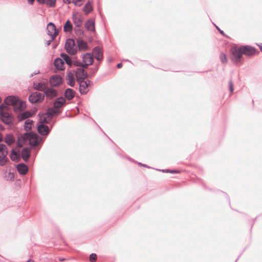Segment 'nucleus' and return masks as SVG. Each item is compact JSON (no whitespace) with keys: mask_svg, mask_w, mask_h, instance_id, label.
Returning <instances> with one entry per match:
<instances>
[{"mask_svg":"<svg viewBox=\"0 0 262 262\" xmlns=\"http://www.w3.org/2000/svg\"><path fill=\"white\" fill-rule=\"evenodd\" d=\"M214 26L215 27V28L219 31V32L222 35L225 36V34L223 30H222L217 26H216L215 24H214Z\"/></svg>","mask_w":262,"mask_h":262,"instance_id":"obj_50","label":"nucleus"},{"mask_svg":"<svg viewBox=\"0 0 262 262\" xmlns=\"http://www.w3.org/2000/svg\"><path fill=\"white\" fill-rule=\"evenodd\" d=\"M156 170L159 171H161L163 172L166 173H180V171L175 169H157Z\"/></svg>","mask_w":262,"mask_h":262,"instance_id":"obj_38","label":"nucleus"},{"mask_svg":"<svg viewBox=\"0 0 262 262\" xmlns=\"http://www.w3.org/2000/svg\"><path fill=\"white\" fill-rule=\"evenodd\" d=\"M53 40V39H52V38L51 40H47L46 41V46L47 47L49 46L51 44V42Z\"/></svg>","mask_w":262,"mask_h":262,"instance_id":"obj_51","label":"nucleus"},{"mask_svg":"<svg viewBox=\"0 0 262 262\" xmlns=\"http://www.w3.org/2000/svg\"><path fill=\"white\" fill-rule=\"evenodd\" d=\"M36 125L38 133L42 136V137H44L45 138L49 135L53 126L52 125L51 127H49L47 124L37 123Z\"/></svg>","mask_w":262,"mask_h":262,"instance_id":"obj_5","label":"nucleus"},{"mask_svg":"<svg viewBox=\"0 0 262 262\" xmlns=\"http://www.w3.org/2000/svg\"><path fill=\"white\" fill-rule=\"evenodd\" d=\"M79 84V91L81 95L86 94L89 91V86L93 84V82L90 80H83L77 82Z\"/></svg>","mask_w":262,"mask_h":262,"instance_id":"obj_7","label":"nucleus"},{"mask_svg":"<svg viewBox=\"0 0 262 262\" xmlns=\"http://www.w3.org/2000/svg\"><path fill=\"white\" fill-rule=\"evenodd\" d=\"M138 165H140V166H143V167H147V168H150V167L149 166H148L147 165H146V164H142L140 162L138 163Z\"/></svg>","mask_w":262,"mask_h":262,"instance_id":"obj_52","label":"nucleus"},{"mask_svg":"<svg viewBox=\"0 0 262 262\" xmlns=\"http://www.w3.org/2000/svg\"><path fill=\"white\" fill-rule=\"evenodd\" d=\"M18 101H19V98L13 95L6 97L4 100V102L7 105H12L13 107L17 104Z\"/></svg>","mask_w":262,"mask_h":262,"instance_id":"obj_12","label":"nucleus"},{"mask_svg":"<svg viewBox=\"0 0 262 262\" xmlns=\"http://www.w3.org/2000/svg\"><path fill=\"white\" fill-rule=\"evenodd\" d=\"M230 58L234 63H238L241 61L243 57V54L240 46L232 47L230 50Z\"/></svg>","mask_w":262,"mask_h":262,"instance_id":"obj_2","label":"nucleus"},{"mask_svg":"<svg viewBox=\"0 0 262 262\" xmlns=\"http://www.w3.org/2000/svg\"><path fill=\"white\" fill-rule=\"evenodd\" d=\"M31 116H32L31 113L30 112L27 111L24 112L22 113L19 114L17 115V119L19 121H22Z\"/></svg>","mask_w":262,"mask_h":262,"instance_id":"obj_30","label":"nucleus"},{"mask_svg":"<svg viewBox=\"0 0 262 262\" xmlns=\"http://www.w3.org/2000/svg\"><path fill=\"white\" fill-rule=\"evenodd\" d=\"M54 65L57 70H63L64 69V61L59 57L55 58L54 61Z\"/></svg>","mask_w":262,"mask_h":262,"instance_id":"obj_21","label":"nucleus"},{"mask_svg":"<svg viewBox=\"0 0 262 262\" xmlns=\"http://www.w3.org/2000/svg\"><path fill=\"white\" fill-rule=\"evenodd\" d=\"M72 19L76 28H80L81 27L83 19L81 15L77 16L75 13H73Z\"/></svg>","mask_w":262,"mask_h":262,"instance_id":"obj_16","label":"nucleus"},{"mask_svg":"<svg viewBox=\"0 0 262 262\" xmlns=\"http://www.w3.org/2000/svg\"><path fill=\"white\" fill-rule=\"evenodd\" d=\"M60 56L68 66L71 67L73 65V60L68 54L61 53Z\"/></svg>","mask_w":262,"mask_h":262,"instance_id":"obj_31","label":"nucleus"},{"mask_svg":"<svg viewBox=\"0 0 262 262\" xmlns=\"http://www.w3.org/2000/svg\"><path fill=\"white\" fill-rule=\"evenodd\" d=\"M32 149V147H25L22 149L21 156L25 162H27L29 161Z\"/></svg>","mask_w":262,"mask_h":262,"instance_id":"obj_13","label":"nucleus"},{"mask_svg":"<svg viewBox=\"0 0 262 262\" xmlns=\"http://www.w3.org/2000/svg\"><path fill=\"white\" fill-rule=\"evenodd\" d=\"M45 140L44 137H41L33 131H30L25 132L22 136H18L17 145L18 147H21L28 141L29 144L33 148V147L42 144Z\"/></svg>","mask_w":262,"mask_h":262,"instance_id":"obj_1","label":"nucleus"},{"mask_svg":"<svg viewBox=\"0 0 262 262\" xmlns=\"http://www.w3.org/2000/svg\"><path fill=\"white\" fill-rule=\"evenodd\" d=\"M73 65L80 67L82 66V62L77 60H73Z\"/></svg>","mask_w":262,"mask_h":262,"instance_id":"obj_48","label":"nucleus"},{"mask_svg":"<svg viewBox=\"0 0 262 262\" xmlns=\"http://www.w3.org/2000/svg\"><path fill=\"white\" fill-rule=\"evenodd\" d=\"M26 107V103L25 101L20 100L19 99V101H18L17 104L14 107V111L16 113L19 112V111H22L25 109Z\"/></svg>","mask_w":262,"mask_h":262,"instance_id":"obj_26","label":"nucleus"},{"mask_svg":"<svg viewBox=\"0 0 262 262\" xmlns=\"http://www.w3.org/2000/svg\"><path fill=\"white\" fill-rule=\"evenodd\" d=\"M67 79L68 80L67 84L71 87L75 85V81L73 73L69 72L67 75Z\"/></svg>","mask_w":262,"mask_h":262,"instance_id":"obj_29","label":"nucleus"},{"mask_svg":"<svg viewBox=\"0 0 262 262\" xmlns=\"http://www.w3.org/2000/svg\"><path fill=\"white\" fill-rule=\"evenodd\" d=\"M63 1L64 3H67V4H70L71 2V0H63Z\"/></svg>","mask_w":262,"mask_h":262,"instance_id":"obj_58","label":"nucleus"},{"mask_svg":"<svg viewBox=\"0 0 262 262\" xmlns=\"http://www.w3.org/2000/svg\"><path fill=\"white\" fill-rule=\"evenodd\" d=\"M92 59V61H93V63L94 62V57L92 55L91 53H86L84 54H83L82 56V61L83 62H91V59Z\"/></svg>","mask_w":262,"mask_h":262,"instance_id":"obj_35","label":"nucleus"},{"mask_svg":"<svg viewBox=\"0 0 262 262\" xmlns=\"http://www.w3.org/2000/svg\"><path fill=\"white\" fill-rule=\"evenodd\" d=\"M89 258H90V260L91 261H93L96 260L97 259V256L96 254L92 253L90 254Z\"/></svg>","mask_w":262,"mask_h":262,"instance_id":"obj_47","label":"nucleus"},{"mask_svg":"<svg viewBox=\"0 0 262 262\" xmlns=\"http://www.w3.org/2000/svg\"><path fill=\"white\" fill-rule=\"evenodd\" d=\"M122 67V63L120 62L117 64V68L118 69L121 68Z\"/></svg>","mask_w":262,"mask_h":262,"instance_id":"obj_55","label":"nucleus"},{"mask_svg":"<svg viewBox=\"0 0 262 262\" xmlns=\"http://www.w3.org/2000/svg\"><path fill=\"white\" fill-rule=\"evenodd\" d=\"M45 115H46L44 114V113L41 114V115L39 117V119L37 123V124H47L50 123L52 119L48 118L47 116V117H45Z\"/></svg>","mask_w":262,"mask_h":262,"instance_id":"obj_32","label":"nucleus"},{"mask_svg":"<svg viewBox=\"0 0 262 262\" xmlns=\"http://www.w3.org/2000/svg\"><path fill=\"white\" fill-rule=\"evenodd\" d=\"M77 43L79 50H86L88 49L87 42L80 38H78L77 40Z\"/></svg>","mask_w":262,"mask_h":262,"instance_id":"obj_25","label":"nucleus"},{"mask_svg":"<svg viewBox=\"0 0 262 262\" xmlns=\"http://www.w3.org/2000/svg\"><path fill=\"white\" fill-rule=\"evenodd\" d=\"M98 69H99V64L96 65L94 68L90 69L91 70V74L92 75V76H93L95 74V73L98 70Z\"/></svg>","mask_w":262,"mask_h":262,"instance_id":"obj_45","label":"nucleus"},{"mask_svg":"<svg viewBox=\"0 0 262 262\" xmlns=\"http://www.w3.org/2000/svg\"><path fill=\"white\" fill-rule=\"evenodd\" d=\"M9 159L7 157L0 158V165L4 166L7 162H9Z\"/></svg>","mask_w":262,"mask_h":262,"instance_id":"obj_43","label":"nucleus"},{"mask_svg":"<svg viewBox=\"0 0 262 262\" xmlns=\"http://www.w3.org/2000/svg\"><path fill=\"white\" fill-rule=\"evenodd\" d=\"M44 98V94L38 92H35L30 95L28 99L30 103L34 104L41 102Z\"/></svg>","mask_w":262,"mask_h":262,"instance_id":"obj_6","label":"nucleus"},{"mask_svg":"<svg viewBox=\"0 0 262 262\" xmlns=\"http://www.w3.org/2000/svg\"><path fill=\"white\" fill-rule=\"evenodd\" d=\"M33 123L34 121L32 120L28 119L25 121L24 127L26 132H29L31 131L30 130Z\"/></svg>","mask_w":262,"mask_h":262,"instance_id":"obj_34","label":"nucleus"},{"mask_svg":"<svg viewBox=\"0 0 262 262\" xmlns=\"http://www.w3.org/2000/svg\"><path fill=\"white\" fill-rule=\"evenodd\" d=\"M90 59L92 60L91 59ZM90 61H91V62H89V63L87 62H82V65L79 68H82L84 70L85 69H87L89 66L93 64V61L91 60Z\"/></svg>","mask_w":262,"mask_h":262,"instance_id":"obj_42","label":"nucleus"},{"mask_svg":"<svg viewBox=\"0 0 262 262\" xmlns=\"http://www.w3.org/2000/svg\"><path fill=\"white\" fill-rule=\"evenodd\" d=\"M123 60H124V61H128V62H130L129 60H128V59H124Z\"/></svg>","mask_w":262,"mask_h":262,"instance_id":"obj_63","label":"nucleus"},{"mask_svg":"<svg viewBox=\"0 0 262 262\" xmlns=\"http://www.w3.org/2000/svg\"><path fill=\"white\" fill-rule=\"evenodd\" d=\"M47 88L46 84L43 82H38L36 85L34 84V88L35 90L39 91H43Z\"/></svg>","mask_w":262,"mask_h":262,"instance_id":"obj_36","label":"nucleus"},{"mask_svg":"<svg viewBox=\"0 0 262 262\" xmlns=\"http://www.w3.org/2000/svg\"><path fill=\"white\" fill-rule=\"evenodd\" d=\"M39 71H38V72H36H36L33 73H32V74H31L30 77H33L34 75H36V74H39Z\"/></svg>","mask_w":262,"mask_h":262,"instance_id":"obj_59","label":"nucleus"},{"mask_svg":"<svg viewBox=\"0 0 262 262\" xmlns=\"http://www.w3.org/2000/svg\"><path fill=\"white\" fill-rule=\"evenodd\" d=\"M43 93V94L49 99H53L58 95L57 90L52 88L47 87Z\"/></svg>","mask_w":262,"mask_h":262,"instance_id":"obj_14","label":"nucleus"},{"mask_svg":"<svg viewBox=\"0 0 262 262\" xmlns=\"http://www.w3.org/2000/svg\"><path fill=\"white\" fill-rule=\"evenodd\" d=\"M6 180L7 181H13L15 178V175L14 173L9 172L5 176Z\"/></svg>","mask_w":262,"mask_h":262,"instance_id":"obj_39","label":"nucleus"},{"mask_svg":"<svg viewBox=\"0 0 262 262\" xmlns=\"http://www.w3.org/2000/svg\"><path fill=\"white\" fill-rule=\"evenodd\" d=\"M10 158L12 161L18 162L20 159V155L15 148H13L11 150Z\"/></svg>","mask_w":262,"mask_h":262,"instance_id":"obj_28","label":"nucleus"},{"mask_svg":"<svg viewBox=\"0 0 262 262\" xmlns=\"http://www.w3.org/2000/svg\"><path fill=\"white\" fill-rule=\"evenodd\" d=\"M37 2L41 5H46L47 6L54 8L56 6L57 0H36Z\"/></svg>","mask_w":262,"mask_h":262,"instance_id":"obj_24","label":"nucleus"},{"mask_svg":"<svg viewBox=\"0 0 262 262\" xmlns=\"http://www.w3.org/2000/svg\"><path fill=\"white\" fill-rule=\"evenodd\" d=\"M92 53L94 55V57L95 59L99 61H102L103 59V53L102 52L101 49L99 48V46L95 47L92 51Z\"/></svg>","mask_w":262,"mask_h":262,"instance_id":"obj_15","label":"nucleus"},{"mask_svg":"<svg viewBox=\"0 0 262 262\" xmlns=\"http://www.w3.org/2000/svg\"><path fill=\"white\" fill-rule=\"evenodd\" d=\"M0 120L6 125H11L13 124L15 118L12 114L2 111H0Z\"/></svg>","mask_w":262,"mask_h":262,"instance_id":"obj_3","label":"nucleus"},{"mask_svg":"<svg viewBox=\"0 0 262 262\" xmlns=\"http://www.w3.org/2000/svg\"><path fill=\"white\" fill-rule=\"evenodd\" d=\"M66 100L62 96L57 98L53 103V106L55 108L60 109L62 108L66 104Z\"/></svg>","mask_w":262,"mask_h":262,"instance_id":"obj_18","label":"nucleus"},{"mask_svg":"<svg viewBox=\"0 0 262 262\" xmlns=\"http://www.w3.org/2000/svg\"><path fill=\"white\" fill-rule=\"evenodd\" d=\"M75 32L76 33V34L78 36H83L84 35V32L82 30V29H81L80 28V27L77 28L76 29H75Z\"/></svg>","mask_w":262,"mask_h":262,"instance_id":"obj_41","label":"nucleus"},{"mask_svg":"<svg viewBox=\"0 0 262 262\" xmlns=\"http://www.w3.org/2000/svg\"><path fill=\"white\" fill-rule=\"evenodd\" d=\"M243 55L247 56H252L256 53V49L250 45L240 46Z\"/></svg>","mask_w":262,"mask_h":262,"instance_id":"obj_8","label":"nucleus"},{"mask_svg":"<svg viewBox=\"0 0 262 262\" xmlns=\"http://www.w3.org/2000/svg\"><path fill=\"white\" fill-rule=\"evenodd\" d=\"M35 0H28V3L30 5H33Z\"/></svg>","mask_w":262,"mask_h":262,"instance_id":"obj_54","label":"nucleus"},{"mask_svg":"<svg viewBox=\"0 0 262 262\" xmlns=\"http://www.w3.org/2000/svg\"><path fill=\"white\" fill-rule=\"evenodd\" d=\"M260 51L262 52V46H259Z\"/></svg>","mask_w":262,"mask_h":262,"instance_id":"obj_62","label":"nucleus"},{"mask_svg":"<svg viewBox=\"0 0 262 262\" xmlns=\"http://www.w3.org/2000/svg\"><path fill=\"white\" fill-rule=\"evenodd\" d=\"M75 74L77 82L85 80V79L88 77V73L82 68H77Z\"/></svg>","mask_w":262,"mask_h":262,"instance_id":"obj_10","label":"nucleus"},{"mask_svg":"<svg viewBox=\"0 0 262 262\" xmlns=\"http://www.w3.org/2000/svg\"><path fill=\"white\" fill-rule=\"evenodd\" d=\"M229 88L230 93H232L234 90L233 84L231 80L229 81Z\"/></svg>","mask_w":262,"mask_h":262,"instance_id":"obj_46","label":"nucleus"},{"mask_svg":"<svg viewBox=\"0 0 262 262\" xmlns=\"http://www.w3.org/2000/svg\"><path fill=\"white\" fill-rule=\"evenodd\" d=\"M26 262H34L33 260L31 259H29Z\"/></svg>","mask_w":262,"mask_h":262,"instance_id":"obj_61","label":"nucleus"},{"mask_svg":"<svg viewBox=\"0 0 262 262\" xmlns=\"http://www.w3.org/2000/svg\"><path fill=\"white\" fill-rule=\"evenodd\" d=\"M93 10V1H89L84 6L82 11L85 15L90 13Z\"/></svg>","mask_w":262,"mask_h":262,"instance_id":"obj_23","label":"nucleus"},{"mask_svg":"<svg viewBox=\"0 0 262 262\" xmlns=\"http://www.w3.org/2000/svg\"><path fill=\"white\" fill-rule=\"evenodd\" d=\"M49 82L51 86L58 87L62 84L63 80L60 75H54L50 77Z\"/></svg>","mask_w":262,"mask_h":262,"instance_id":"obj_9","label":"nucleus"},{"mask_svg":"<svg viewBox=\"0 0 262 262\" xmlns=\"http://www.w3.org/2000/svg\"><path fill=\"white\" fill-rule=\"evenodd\" d=\"M61 113V110L58 108H55L54 111V115L58 116Z\"/></svg>","mask_w":262,"mask_h":262,"instance_id":"obj_49","label":"nucleus"},{"mask_svg":"<svg viewBox=\"0 0 262 262\" xmlns=\"http://www.w3.org/2000/svg\"><path fill=\"white\" fill-rule=\"evenodd\" d=\"M8 149L4 144H0V158L7 157Z\"/></svg>","mask_w":262,"mask_h":262,"instance_id":"obj_33","label":"nucleus"},{"mask_svg":"<svg viewBox=\"0 0 262 262\" xmlns=\"http://www.w3.org/2000/svg\"><path fill=\"white\" fill-rule=\"evenodd\" d=\"M64 48L67 53L70 55H74L77 52L75 40L72 38H69L67 40Z\"/></svg>","mask_w":262,"mask_h":262,"instance_id":"obj_4","label":"nucleus"},{"mask_svg":"<svg viewBox=\"0 0 262 262\" xmlns=\"http://www.w3.org/2000/svg\"><path fill=\"white\" fill-rule=\"evenodd\" d=\"M7 108V106L4 104H2L0 105V108L4 109Z\"/></svg>","mask_w":262,"mask_h":262,"instance_id":"obj_53","label":"nucleus"},{"mask_svg":"<svg viewBox=\"0 0 262 262\" xmlns=\"http://www.w3.org/2000/svg\"><path fill=\"white\" fill-rule=\"evenodd\" d=\"M220 59L222 63L225 64L227 62V58L225 53H221L220 55Z\"/></svg>","mask_w":262,"mask_h":262,"instance_id":"obj_40","label":"nucleus"},{"mask_svg":"<svg viewBox=\"0 0 262 262\" xmlns=\"http://www.w3.org/2000/svg\"><path fill=\"white\" fill-rule=\"evenodd\" d=\"M108 61L109 62H111V61H112V59H108Z\"/></svg>","mask_w":262,"mask_h":262,"instance_id":"obj_64","label":"nucleus"},{"mask_svg":"<svg viewBox=\"0 0 262 262\" xmlns=\"http://www.w3.org/2000/svg\"><path fill=\"white\" fill-rule=\"evenodd\" d=\"M73 30V26L71 21L68 19L63 25V31L66 33H72Z\"/></svg>","mask_w":262,"mask_h":262,"instance_id":"obj_27","label":"nucleus"},{"mask_svg":"<svg viewBox=\"0 0 262 262\" xmlns=\"http://www.w3.org/2000/svg\"><path fill=\"white\" fill-rule=\"evenodd\" d=\"M3 141V138L2 135L0 133V142H2Z\"/></svg>","mask_w":262,"mask_h":262,"instance_id":"obj_60","label":"nucleus"},{"mask_svg":"<svg viewBox=\"0 0 262 262\" xmlns=\"http://www.w3.org/2000/svg\"><path fill=\"white\" fill-rule=\"evenodd\" d=\"M5 129V127L2 124H0V130H4Z\"/></svg>","mask_w":262,"mask_h":262,"instance_id":"obj_56","label":"nucleus"},{"mask_svg":"<svg viewBox=\"0 0 262 262\" xmlns=\"http://www.w3.org/2000/svg\"><path fill=\"white\" fill-rule=\"evenodd\" d=\"M55 109V108L53 106L52 107H49L47 109L46 112L44 114H46L48 118L52 119L54 116Z\"/></svg>","mask_w":262,"mask_h":262,"instance_id":"obj_37","label":"nucleus"},{"mask_svg":"<svg viewBox=\"0 0 262 262\" xmlns=\"http://www.w3.org/2000/svg\"><path fill=\"white\" fill-rule=\"evenodd\" d=\"M76 94V92L71 88H67L66 89L64 96V99L68 100H71L74 98Z\"/></svg>","mask_w":262,"mask_h":262,"instance_id":"obj_20","label":"nucleus"},{"mask_svg":"<svg viewBox=\"0 0 262 262\" xmlns=\"http://www.w3.org/2000/svg\"><path fill=\"white\" fill-rule=\"evenodd\" d=\"M84 0H72V2L74 5L78 7H80L82 5V2Z\"/></svg>","mask_w":262,"mask_h":262,"instance_id":"obj_44","label":"nucleus"},{"mask_svg":"<svg viewBox=\"0 0 262 262\" xmlns=\"http://www.w3.org/2000/svg\"><path fill=\"white\" fill-rule=\"evenodd\" d=\"M48 34L54 39L58 33V30H57L56 26L53 23L50 22L47 26Z\"/></svg>","mask_w":262,"mask_h":262,"instance_id":"obj_11","label":"nucleus"},{"mask_svg":"<svg viewBox=\"0 0 262 262\" xmlns=\"http://www.w3.org/2000/svg\"><path fill=\"white\" fill-rule=\"evenodd\" d=\"M18 172L21 175L26 174L28 171V167L23 163H19L16 166Z\"/></svg>","mask_w":262,"mask_h":262,"instance_id":"obj_19","label":"nucleus"},{"mask_svg":"<svg viewBox=\"0 0 262 262\" xmlns=\"http://www.w3.org/2000/svg\"><path fill=\"white\" fill-rule=\"evenodd\" d=\"M58 260L60 261H65L66 260V259L64 258H62V257H59Z\"/></svg>","mask_w":262,"mask_h":262,"instance_id":"obj_57","label":"nucleus"},{"mask_svg":"<svg viewBox=\"0 0 262 262\" xmlns=\"http://www.w3.org/2000/svg\"><path fill=\"white\" fill-rule=\"evenodd\" d=\"M4 141L9 146H12L15 143V139L12 134H6L5 137Z\"/></svg>","mask_w":262,"mask_h":262,"instance_id":"obj_22","label":"nucleus"},{"mask_svg":"<svg viewBox=\"0 0 262 262\" xmlns=\"http://www.w3.org/2000/svg\"><path fill=\"white\" fill-rule=\"evenodd\" d=\"M84 27L88 31L92 32H95V23L93 19H89L86 20L84 24Z\"/></svg>","mask_w":262,"mask_h":262,"instance_id":"obj_17","label":"nucleus"}]
</instances>
